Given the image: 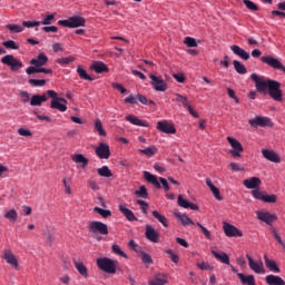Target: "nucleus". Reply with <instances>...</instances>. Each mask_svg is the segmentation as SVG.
<instances>
[{
    "mask_svg": "<svg viewBox=\"0 0 285 285\" xmlns=\"http://www.w3.org/2000/svg\"><path fill=\"white\" fill-rule=\"evenodd\" d=\"M250 79L254 81L257 92L269 95L274 101H283L284 95L282 94V83L279 81L258 76L257 73H252Z\"/></svg>",
    "mask_w": 285,
    "mask_h": 285,
    "instance_id": "1",
    "label": "nucleus"
},
{
    "mask_svg": "<svg viewBox=\"0 0 285 285\" xmlns=\"http://www.w3.org/2000/svg\"><path fill=\"white\" fill-rule=\"evenodd\" d=\"M119 263L115 259H110L108 257H102L97 259V266L104 273H109V275H115L117 273V266Z\"/></svg>",
    "mask_w": 285,
    "mask_h": 285,
    "instance_id": "2",
    "label": "nucleus"
},
{
    "mask_svg": "<svg viewBox=\"0 0 285 285\" xmlns=\"http://www.w3.org/2000/svg\"><path fill=\"white\" fill-rule=\"evenodd\" d=\"M144 179H146V181H148V184H153V186H155V188H161V186H163V188L166 193H168V190H170V186L168 185V180H166V178L160 177L158 180L157 176L150 174L149 171H144Z\"/></svg>",
    "mask_w": 285,
    "mask_h": 285,
    "instance_id": "3",
    "label": "nucleus"
},
{
    "mask_svg": "<svg viewBox=\"0 0 285 285\" xmlns=\"http://www.w3.org/2000/svg\"><path fill=\"white\" fill-rule=\"evenodd\" d=\"M58 26H63V28H83L86 26V18L73 16L67 20H59Z\"/></svg>",
    "mask_w": 285,
    "mask_h": 285,
    "instance_id": "4",
    "label": "nucleus"
},
{
    "mask_svg": "<svg viewBox=\"0 0 285 285\" xmlns=\"http://www.w3.org/2000/svg\"><path fill=\"white\" fill-rule=\"evenodd\" d=\"M1 63L8 66L12 72H17V70H21L23 68V62L21 60L14 58L12 55H7L1 58Z\"/></svg>",
    "mask_w": 285,
    "mask_h": 285,
    "instance_id": "5",
    "label": "nucleus"
},
{
    "mask_svg": "<svg viewBox=\"0 0 285 285\" xmlns=\"http://www.w3.org/2000/svg\"><path fill=\"white\" fill-rule=\"evenodd\" d=\"M149 79L151 80V87L156 92H166V90H168V83H166V80H164L161 76L150 73Z\"/></svg>",
    "mask_w": 285,
    "mask_h": 285,
    "instance_id": "6",
    "label": "nucleus"
},
{
    "mask_svg": "<svg viewBox=\"0 0 285 285\" xmlns=\"http://www.w3.org/2000/svg\"><path fill=\"white\" fill-rule=\"evenodd\" d=\"M252 197H254V199H258L259 202H264L265 204H276L277 203V195H275V194L266 195L259 189L252 190Z\"/></svg>",
    "mask_w": 285,
    "mask_h": 285,
    "instance_id": "7",
    "label": "nucleus"
},
{
    "mask_svg": "<svg viewBox=\"0 0 285 285\" xmlns=\"http://www.w3.org/2000/svg\"><path fill=\"white\" fill-rule=\"evenodd\" d=\"M89 233L108 235V225L99 220H92L89 223Z\"/></svg>",
    "mask_w": 285,
    "mask_h": 285,
    "instance_id": "8",
    "label": "nucleus"
},
{
    "mask_svg": "<svg viewBox=\"0 0 285 285\" xmlns=\"http://www.w3.org/2000/svg\"><path fill=\"white\" fill-rule=\"evenodd\" d=\"M248 124L253 128H257L258 126L261 128H266V126H273V122L271 121V118L262 117V116H256L254 119H249Z\"/></svg>",
    "mask_w": 285,
    "mask_h": 285,
    "instance_id": "9",
    "label": "nucleus"
},
{
    "mask_svg": "<svg viewBox=\"0 0 285 285\" xmlns=\"http://www.w3.org/2000/svg\"><path fill=\"white\" fill-rule=\"evenodd\" d=\"M228 144H230L233 150H230L232 157H242L240 153H244V147L242 142L233 137H227Z\"/></svg>",
    "mask_w": 285,
    "mask_h": 285,
    "instance_id": "10",
    "label": "nucleus"
},
{
    "mask_svg": "<svg viewBox=\"0 0 285 285\" xmlns=\"http://www.w3.org/2000/svg\"><path fill=\"white\" fill-rule=\"evenodd\" d=\"M157 130H159V132H165L166 135H175V132H177V129H175V125L168 122V120L158 121Z\"/></svg>",
    "mask_w": 285,
    "mask_h": 285,
    "instance_id": "11",
    "label": "nucleus"
},
{
    "mask_svg": "<svg viewBox=\"0 0 285 285\" xmlns=\"http://www.w3.org/2000/svg\"><path fill=\"white\" fill-rule=\"evenodd\" d=\"M246 257L248 259V266L252 271H254V273H257V275H264V273H266V271L264 269V262H255L253 257H250V255L248 254L246 255Z\"/></svg>",
    "mask_w": 285,
    "mask_h": 285,
    "instance_id": "12",
    "label": "nucleus"
},
{
    "mask_svg": "<svg viewBox=\"0 0 285 285\" xmlns=\"http://www.w3.org/2000/svg\"><path fill=\"white\" fill-rule=\"evenodd\" d=\"M96 155L99 159H110V146L106 142H100L96 147Z\"/></svg>",
    "mask_w": 285,
    "mask_h": 285,
    "instance_id": "13",
    "label": "nucleus"
},
{
    "mask_svg": "<svg viewBox=\"0 0 285 285\" xmlns=\"http://www.w3.org/2000/svg\"><path fill=\"white\" fill-rule=\"evenodd\" d=\"M257 219L271 226L273 222H277V215L271 214L268 212H256Z\"/></svg>",
    "mask_w": 285,
    "mask_h": 285,
    "instance_id": "14",
    "label": "nucleus"
},
{
    "mask_svg": "<svg viewBox=\"0 0 285 285\" xmlns=\"http://www.w3.org/2000/svg\"><path fill=\"white\" fill-rule=\"evenodd\" d=\"M261 61L263 63H267V66L274 68L275 70H282L284 67V65L277 58H273L272 56H263Z\"/></svg>",
    "mask_w": 285,
    "mask_h": 285,
    "instance_id": "15",
    "label": "nucleus"
},
{
    "mask_svg": "<svg viewBox=\"0 0 285 285\" xmlns=\"http://www.w3.org/2000/svg\"><path fill=\"white\" fill-rule=\"evenodd\" d=\"M224 233L226 237H243L242 230H239L237 227L234 225H230L228 223H225L223 226Z\"/></svg>",
    "mask_w": 285,
    "mask_h": 285,
    "instance_id": "16",
    "label": "nucleus"
},
{
    "mask_svg": "<svg viewBox=\"0 0 285 285\" xmlns=\"http://www.w3.org/2000/svg\"><path fill=\"white\" fill-rule=\"evenodd\" d=\"M243 186L248 188V190H258L257 188L262 186V179L259 177H250L243 181Z\"/></svg>",
    "mask_w": 285,
    "mask_h": 285,
    "instance_id": "17",
    "label": "nucleus"
},
{
    "mask_svg": "<svg viewBox=\"0 0 285 285\" xmlns=\"http://www.w3.org/2000/svg\"><path fill=\"white\" fill-rule=\"evenodd\" d=\"M145 237L153 244H159V234L150 225H146Z\"/></svg>",
    "mask_w": 285,
    "mask_h": 285,
    "instance_id": "18",
    "label": "nucleus"
},
{
    "mask_svg": "<svg viewBox=\"0 0 285 285\" xmlns=\"http://www.w3.org/2000/svg\"><path fill=\"white\" fill-rule=\"evenodd\" d=\"M262 155L267 161H272L273 164H279L282 160L279 158V155L271 149H263Z\"/></svg>",
    "mask_w": 285,
    "mask_h": 285,
    "instance_id": "19",
    "label": "nucleus"
},
{
    "mask_svg": "<svg viewBox=\"0 0 285 285\" xmlns=\"http://www.w3.org/2000/svg\"><path fill=\"white\" fill-rule=\"evenodd\" d=\"M3 259H6L7 264H10L11 266H13V268H19V262L17 261V257L14 256V254H12V250L4 249Z\"/></svg>",
    "mask_w": 285,
    "mask_h": 285,
    "instance_id": "20",
    "label": "nucleus"
},
{
    "mask_svg": "<svg viewBox=\"0 0 285 285\" xmlns=\"http://www.w3.org/2000/svg\"><path fill=\"white\" fill-rule=\"evenodd\" d=\"M230 50L232 52H234V55L240 57L244 61H248V59H250V53H248L246 50L237 45L232 46Z\"/></svg>",
    "mask_w": 285,
    "mask_h": 285,
    "instance_id": "21",
    "label": "nucleus"
},
{
    "mask_svg": "<svg viewBox=\"0 0 285 285\" xmlns=\"http://www.w3.org/2000/svg\"><path fill=\"white\" fill-rule=\"evenodd\" d=\"M119 212L126 217L128 222H139V218L135 216V213L127 208L125 205H119Z\"/></svg>",
    "mask_w": 285,
    "mask_h": 285,
    "instance_id": "22",
    "label": "nucleus"
},
{
    "mask_svg": "<svg viewBox=\"0 0 285 285\" xmlns=\"http://www.w3.org/2000/svg\"><path fill=\"white\" fill-rule=\"evenodd\" d=\"M48 63V56L46 53H39L36 59L30 60V65L35 66L33 68H41V66H46Z\"/></svg>",
    "mask_w": 285,
    "mask_h": 285,
    "instance_id": "23",
    "label": "nucleus"
},
{
    "mask_svg": "<svg viewBox=\"0 0 285 285\" xmlns=\"http://www.w3.org/2000/svg\"><path fill=\"white\" fill-rule=\"evenodd\" d=\"M177 203L178 206H180V208H190V210H199V206L197 204L189 203L181 195H178Z\"/></svg>",
    "mask_w": 285,
    "mask_h": 285,
    "instance_id": "24",
    "label": "nucleus"
},
{
    "mask_svg": "<svg viewBox=\"0 0 285 285\" xmlns=\"http://www.w3.org/2000/svg\"><path fill=\"white\" fill-rule=\"evenodd\" d=\"M126 121L132 124V126H140L141 128H148V122L137 118V116L128 115L125 117Z\"/></svg>",
    "mask_w": 285,
    "mask_h": 285,
    "instance_id": "25",
    "label": "nucleus"
},
{
    "mask_svg": "<svg viewBox=\"0 0 285 285\" xmlns=\"http://www.w3.org/2000/svg\"><path fill=\"white\" fill-rule=\"evenodd\" d=\"M265 259V266L271 271L272 273H282V269H279V266H277V263L275 261H271L268 258V255H264Z\"/></svg>",
    "mask_w": 285,
    "mask_h": 285,
    "instance_id": "26",
    "label": "nucleus"
},
{
    "mask_svg": "<svg viewBox=\"0 0 285 285\" xmlns=\"http://www.w3.org/2000/svg\"><path fill=\"white\" fill-rule=\"evenodd\" d=\"M212 255H214L215 259H218V262H222V264L230 265V258L228 257V254L222 252H217L212 249Z\"/></svg>",
    "mask_w": 285,
    "mask_h": 285,
    "instance_id": "27",
    "label": "nucleus"
},
{
    "mask_svg": "<svg viewBox=\"0 0 285 285\" xmlns=\"http://www.w3.org/2000/svg\"><path fill=\"white\" fill-rule=\"evenodd\" d=\"M265 282L268 285H285V282L282 279V277L269 274L265 277Z\"/></svg>",
    "mask_w": 285,
    "mask_h": 285,
    "instance_id": "28",
    "label": "nucleus"
},
{
    "mask_svg": "<svg viewBox=\"0 0 285 285\" xmlns=\"http://www.w3.org/2000/svg\"><path fill=\"white\" fill-rule=\"evenodd\" d=\"M91 70H95L97 75H101L108 72V66L102 61H96L91 65Z\"/></svg>",
    "mask_w": 285,
    "mask_h": 285,
    "instance_id": "29",
    "label": "nucleus"
},
{
    "mask_svg": "<svg viewBox=\"0 0 285 285\" xmlns=\"http://www.w3.org/2000/svg\"><path fill=\"white\" fill-rule=\"evenodd\" d=\"M45 101H48V96L46 94L33 95L30 99V106H41Z\"/></svg>",
    "mask_w": 285,
    "mask_h": 285,
    "instance_id": "30",
    "label": "nucleus"
},
{
    "mask_svg": "<svg viewBox=\"0 0 285 285\" xmlns=\"http://www.w3.org/2000/svg\"><path fill=\"white\" fill-rule=\"evenodd\" d=\"M27 75H37V72H43V75H52V69L41 67H29L26 69Z\"/></svg>",
    "mask_w": 285,
    "mask_h": 285,
    "instance_id": "31",
    "label": "nucleus"
},
{
    "mask_svg": "<svg viewBox=\"0 0 285 285\" xmlns=\"http://www.w3.org/2000/svg\"><path fill=\"white\" fill-rule=\"evenodd\" d=\"M206 184H207L209 190L213 193L214 197H216L218 199V202H222L224 198L219 194V188L214 186L213 180L210 178H206Z\"/></svg>",
    "mask_w": 285,
    "mask_h": 285,
    "instance_id": "32",
    "label": "nucleus"
},
{
    "mask_svg": "<svg viewBox=\"0 0 285 285\" xmlns=\"http://www.w3.org/2000/svg\"><path fill=\"white\" fill-rule=\"evenodd\" d=\"M238 279H240L242 284L244 285H256L255 284V276L253 275H244L243 273H237Z\"/></svg>",
    "mask_w": 285,
    "mask_h": 285,
    "instance_id": "33",
    "label": "nucleus"
},
{
    "mask_svg": "<svg viewBox=\"0 0 285 285\" xmlns=\"http://www.w3.org/2000/svg\"><path fill=\"white\" fill-rule=\"evenodd\" d=\"M175 217H177V219H179L181 222L183 226H194L195 225L193 219H190V217H188V215H186V214L175 213Z\"/></svg>",
    "mask_w": 285,
    "mask_h": 285,
    "instance_id": "34",
    "label": "nucleus"
},
{
    "mask_svg": "<svg viewBox=\"0 0 285 285\" xmlns=\"http://www.w3.org/2000/svg\"><path fill=\"white\" fill-rule=\"evenodd\" d=\"M43 237L46 239V244H48V246H52V242H55V229L52 227H47V230L43 233Z\"/></svg>",
    "mask_w": 285,
    "mask_h": 285,
    "instance_id": "35",
    "label": "nucleus"
},
{
    "mask_svg": "<svg viewBox=\"0 0 285 285\" xmlns=\"http://www.w3.org/2000/svg\"><path fill=\"white\" fill-rule=\"evenodd\" d=\"M72 161H75L76 164H81V168H86L89 160L83 155L77 154L72 156Z\"/></svg>",
    "mask_w": 285,
    "mask_h": 285,
    "instance_id": "36",
    "label": "nucleus"
},
{
    "mask_svg": "<svg viewBox=\"0 0 285 285\" xmlns=\"http://www.w3.org/2000/svg\"><path fill=\"white\" fill-rule=\"evenodd\" d=\"M77 72H78V77H80V79H85V81H95V79L92 77H90V75H88L86 69H83V67L78 66Z\"/></svg>",
    "mask_w": 285,
    "mask_h": 285,
    "instance_id": "37",
    "label": "nucleus"
},
{
    "mask_svg": "<svg viewBox=\"0 0 285 285\" xmlns=\"http://www.w3.org/2000/svg\"><path fill=\"white\" fill-rule=\"evenodd\" d=\"M151 215L153 217H155V219H157L160 224H163L165 228H168V218H166V216L159 214V212L157 210H154Z\"/></svg>",
    "mask_w": 285,
    "mask_h": 285,
    "instance_id": "38",
    "label": "nucleus"
},
{
    "mask_svg": "<svg viewBox=\"0 0 285 285\" xmlns=\"http://www.w3.org/2000/svg\"><path fill=\"white\" fill-rule=\"evenodd\" d=\"M75 62V57L73 56H68V57H62V58H57L56 63L59 66H70V63Z\"/></svg>",
    "mask_w": 285,
    "mask_h": 285,
    "instance_id": "39",
    "label": "nucleus"
},
{
    "mask_svg": "<svg viewBox=\"0 0 285 285\" xmlns=\"http://www.w3.org/2000/svg\"><path fill=\"white\" fill-rule=\"evenodd\" d=\"M75 267L82 277H88V267H86V265H83L81 262H75Z\"/></svg>",
    "mask_w": 285,
    "mask_h": 285,
    "instance_id": "40",
    "label": "nucleus"
},
{
    "mask_svg": "<svg viewBox=\"0 0 285 285\" xmlns=\"http://www.w3.org/2000/svg\"><path fill=\"white\" fill-rule=\"evenodd\" d=\"M233 66H234V69L236 70V72H238V75H246V72H248V70H246V66H244L238 60H234Z\"/></svg>",
    "mask_w": 285,
    "mask_h": 285,
    "instance_id": "41",
    "label": "nucleus"
},
{
    "mask_svg": "<svg viewBox=\"0 0 285 285\" xmlns=\"http://www.w3.org/2000/svg\"><path fill=\"white\" fill-rule=\"evenodd\" d=\"M50 108H52V110H59L60 112H66V110H68V107L61 102H58V100H52Z\"/></svg>",
    "mask_w": 285,
    "mask_h": 285,
    "instance_id": "42",
    "label": "nucleus"
},
{
    "mask_svg": "<svg viewBox=\"0 0 285 285\" xmlns=\"http://www.w3.org/2000/svg\"><path fill=\"white\" fill-rule=\"evenodd\" d=\"M94 213H98V215H101L104 219H108V217L112 216V212H110V209H104L101 207H95Z\"/></svg>",
    "mask_w": 285,
    "mask_h": 285,
    "instance_id": "43",
    "label": "nucleus"
},
{
    "mask_svg": "<svg viewBox=\"0 0 285 285\" xmlns=\"http://www.w3.org/2000/svg\"><path fill=\"white\" fill-rule=\"evenodd\" d=\"M97 173L100 177H112V171L108 166H102L101 168L97 169Z\"/></svg>",
    "mask_w": 285,
    "mask_h": 285,
    "instance_id": "44",
    "label": "nucleus"
},
{
    "mask_svg": "<svg viewBox=\"0 0 285 285\" xmlns=\"http://www.w3.org/2000/svg\"><path fill=\"white\" fill-rule=\"evenodd\" d=\"M137 197H141V199H148V189L146 186H140L138 190L135 191Z\"/></svg>",
    "mask_w": 285,
    "mask_h": 285,
    "instance_id": "45",
    "label": "nucleus"
},
{
    "mask_svg": "<svg viewBox=\"0 0 285 285\" xmlns=\"http://www.w3.org/2000/svg\"><path fill=\"white\" fill-rule=\"evenodd\" d=\"M95 129L97 130L100 137H106V130L104 129V125L101 124V120L97 119L95 121Z\"/></svg>",
    "mask_w": 285,
    "mask_h": 285,
    "instance_id": "46",
    "label": "nucleus"
},
{
    "mask_svg": "<svg viewBox=\"0 0 285 285\" xmlns=\"http://www.w3.org/2000/svg\"><path fill=\"white\" fill-rule=\"evenodd\" d=\"M6 219H9V222H17V218L19 217V214L14 209H10L4 214Z\"/></svg>",
    "mask_w": 285,
    "mask_h": 285,
    "instance_id": "47",
    "label": "nucleus"
},
{
    "mask_svg": "<svg viewBox=\"0 0 285 285\" xmlns=\"http://www.w3.org/2000/svg\"><path fill=\"white\" fill-rule=\"evenodd\" d=\"M6 28L10 30L12 35H17L19 32H23V27L19 24H7Z\"/></svg>",
    "mask_w": 285,
    "mask_h": 285,
    "instance_id": "48",
    "label": "nucleus"
},
{
    "mask_svg": "<svg viewBox=\"0 0 285 285\" xmlns=\"http://www.w3.org/2000/svg\"><path fill=\"white\" fill-rule=\"evenodd\" d=\"M168 284V279L161 278L159 276H155L151 281H149V285H166Z\"/></svg>",
    "mask_w": 285,
    "mask_h": 285,
    "instance_id": "49",
    "label": "nucleus"
},
{
    "mask_svg": "<svg viewBox=\"0 0 285 285\" xmlns=\"http://www.w3.org/2000/svg\"><path fill=\"white\" fill-rule=\"evenodd\" d=\"M139 153H141V155H146L147 157H153L155 153H157V148L154 146L147 147L145 149H140Z\"/></svg>",
    "mask_w": 285,
    "mask_h": 285,
    "instance_id": "50",
    "label": "nucleus"
},
{
    "mask_svg": "<svg viewBox=\"0 0 285 285\" xmlns=\"http://www.w3.org/2000/svg\"><path fill=\"white\" fill-rule=\"evenodd\" d=\"M2 46L9 50H19V46L13 40L4 41Z\"/></svg>",
    "mask_w": 285,
    "mask_h": 285,
    "instance_id": "51",
    "label": "nucleus"
},
{
    "mask_svg": "<svg viewBox=\"0 0 285 285\" xmlns=\"http://www.w3.org/2000/svg\"><path fill=\"white\" fill-rule=\"evenodd\" d=\"M30 86H35V88H43L46 86V80L41 79H29Z\"/></svg>",
    "mask_w": 285,
    "mask_h": 285,
    "instance_id": "52",
    "label": "nucleus"
},
{
    "mask_svg": "<svg viewBox=\"0 0 285 285\" xmlns=\"http://www.w3.org/2000/svg\"><path fill=\"white\" fill-rule=\"evenodd\" d=\"M243 3H244V6H246V8L248 10H252L253 12H257V10H259L257 4H255V2H253L250 0H243Z\"/></svg>",
    "mask_w": 285,
    "mask_h": 285,
    "instance_id": "53",
    "label": "nucleus"
},
{
    "mask_svg": "<svg viewBox=\"0 0 285 285\" xmlns=\"http://www.w3.org/2000/svg\"><path fill=\"white\" fill-rule=\"evenodd\" d=\"M138 206H140V210L144 215H148V208L150 207L145 200L138 199L136 200Z\"/></svg>",
    "mask_w": 285,
    "mask_h": 285,
    "instance_id": "54",
    "label": "nucleus"
},
{
    "mask_svg": "<svg viewBox=\"0 0 285 285\" xmlns=\"http://www.w3.org/2000/svg\"><path fill=\"white\" fill-rule=\"evenodd\" d=\"M56 16H57V13L48 14L47 17L43 18V20L40 22V24L50 26L52 23V21H55Z\"/></svg>",
    "mask_w": 285,
    "mask_h": 285,
    "instance_id": "55",
    "label": "nucleus"
},
{
    "mask_svg": "<svg viewBox=\"0 0 285 285\" xmlns=\"http://www.w3.org/2000/svg\"><path fill=\"white\" fill-rule=\"evenodd\" d=\"M272 233H273V236L276 239L277 244H279V246H282V248H284V250H285V242L282 240V236H279V234L277 233V229L273 228Z\"/></svg>",
    "mask_w": 285,
    "mask_h": 285,
    "instance_id": "56",
    "label": "nucleus"
},
{
    "mask_svg": "<svg viewBox=\"0 0 285 285\" xmlns=\"http://www.w3.org/2000/svg\"><path fill=\"white\" fill-rule=\"evenodd\" d=\"M165 253L169 255L170 261L174 262V264H179V255L175 254L173 249H166Z\"/></svg>",
    "mask_w": 285,
    "mask_h": 285,
    "instance_id": "57",
    "label": "nucleus"
},
{
    "mask_svg": "<svg viewBox=\"0 0 285 285\" xmlns=\"http://www.w3.org/2000/svg\"><path fill=\"white\" fill-rule=\"evenodd\" d=\"M111 250L112 253H115V255H119L120 257H125V258L128 257V255H126V253L121 250V247H119V245H112Z\"/></svg>",
    "mask_w": 285,
    "mask_h": 285,
    "instance_id": "58",
    "label": "nucleus"
},
{
    "mask_svg": "<svg viewBox=\"0 0 285 285\" xmlns=\"http://www.w3.org/2000/svg\"><path fill=\"white\" fill-rule=\"evenodd\" d=\"M176 101H178L179 104H181L184 106V108H188V98L185 96H181L179 94H176Z\"/></svg>",
    "mask_w": 285,
    "mask_h": 285,
    "instance_id": "59",
    "label": "nucleus"
},
{
    "mask_svg": "<svg viewBox=\"0 0 285 285\" xmlns=\"http://www.w3.org/2000/svg\"><path fill=\"white\" fill-rule=\"evenodd\" d=\"M196 226H198V228L202 229V233L206 237V239H213V237L210 236V230H208V228L204 227V225H202V223H197Z\"/></svg>",
    "mask_w": 285,
    "mask_h": 285,
    "instance_id": "60",
    "label": "nucleus"
},
{
    "mask_svg": "<svg viewBox=\"0 0 285 285\" xmlns=\"http://www.w3.org/2000/svg\"><path fill=\"white\" fill-rule=\"evenodd\" d=\"M184 42L188 48H197V40L195 38L186 37Z\"/></svg>",
    "mask_w": 285,
    "mask_h": 285,
    "instance_id": "61",
    "label": "nucleus"
},
{
    "mask_svg": "<svg viewBox=\"0 0 285 285\" xmlns=\"http://www.w3.org/2000/svg\"><path fill=\"white\" fill-rule=\"evenodd\" d=\"M22 26L24 28H36V27L41 26V21H23Z\"/></svg>",
    "mask_w": 285,
    "mask_h": 285,
    "instance_id": "62",
    "label": "nucleus"
},
{
    "mask_svg": "<svg viewBox=\"0 0 285 285\" xmlns=\"http://www.w3.org/2000/svg\"><path fill=\"white\" fill-rule=\"evenodd\" d=\"M18 135H20V137H32V131H30V129L19 128Z\"/></svg>",
    "mask_w": 285,
    "mask_h": 285,
    "instance_id": "63",
    "label": "nucleus"
},
{
    "mask_svg": "<svg viewBox=\"0 0 285 285\" xmlns=\"http://www.w3.org/2000/svg\"><path fill=\"white\" fill-rule=\"evenodd\" d=\"M141 257H142V264H153V257L149 254L142 253Z\"/></svg>",
    "mask_w": 285,
    "mask_h": 285,
    "instance_id": "64",
    "label": "nucleus"
}]
</instances>
